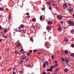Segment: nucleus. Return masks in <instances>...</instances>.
I'll return each instance as SVG.
<instances>
[{
	"label": "nucleus",
	"instance_id": "obj_1",
	"mask_svg": "<svg viewBox=\"0 0 74 74\" xmlns=\"http://www.w3.org/2000/svg\"><path fill=\"white\" fill-rule=\"evenodd\" d=\"M63 6V8H64V9L65 8H67V7H68L66 3H64Z\"/></svg>",
	"mask_w": 74,
	"mask_h": 74
},
{
	"label": "nucleus",
	"instance_id": "obj_2",
	"mask_svg": "<svg viewBox=\"0 0 74 74\" xmlns=\"http://www.w3.org/2000/svg\"><path fill=\"white\" fill-rule=\"evenodd\" d=\"M57 18L58 19H60L61 20L62 19V16L60 15H58L57 16Z\"/></svg>",
	"mask_w": 74,
	"mask_h": 74
},
{
	"label": "nucleus",
	"instance_id": "obj_3",
	"mask_svg": "<svg viewBox=\"0 0 74 74\" xmlns=\"http://www.w3.org/2000/svg\"><path fill=\"white\" fill-rule=\"evenodd\" d=\"M69 11H70V13L71 14V15L72 14H73V8H71L69 10Z\"/></svg>",
	"mask_w": 74,
	"mask_h": 74
},
{
	"label": "nucleus",
	"instance_id": "obj_4",
	"mask_svg": "<svg viewBox=\"0 0 74 74\" xmlns=\"http://www.w3.org/2000/svg\"><path fill=\"white\" fill-rule=\"evenodd\" d=\"M47 71H50V72H52V69L50 68V69H47Z\"/></svg>",
	"mask_w": 74,
	"mask_h": 74
},
{
	"label": "nucleus",
	"instance_id": "obj_5",
	"mask_svg": "<svg viewBox=\"0 0 74 74\" xmlns=\"http://www.w3.org/2000/svg\"><path fill=\"white\" fill-rule=\"evenodd\" d=\"M47 24L49 25H51L52 24V21H48L47 22Z\"/></svg>",
	"mask_w": 74,
	"mask_h": 74
},
{
	"label": "nucleus",
	"instance_id": "obj_6",
	"mask_svg": "<svg viewBox=\"0 0 74 74\" xmlns=\"http://www.w3.org/2000/svg\"><path fill=\"white\" fill-rule=\"evenodd\" d=\"M50 27H49V26H47V30H50V29H51V27H51V26H50Z\"/></svg>",
	"mask_w": 74,
	"mask_h": 74
},
{
	"label": "nucleus",
	"instance_id": "obj_7",
	"mask_svg": "<svg viewBox=\"0 0 74 74\" xmlns=\"http://www.w3.org/2000/svg\"><path fill=\"white\" fill-rule=\"evenodd\" d=\"M71 25V26H74V23H73V22H71V24H70Z\"/></svg>",
	"mask_w": 74,
	"mask_h": 74
},
{
	"label": "nucleus",
	"instance_id": "obj_8",
	"mask_svg": "<svg viewBox=\"0 0 74 74\" xmlns=\"http://www.w3.org/2000/svg\"><path fill=\"white\" fill-rule=\"evenodd\" d=\"M19 73L20 74H22L23 73V71H19Z\"/></svg>",
	"mask_w": 74,
	"mask_h": 74
},
{
	"label": "nucleus",
	"instance_id": "obj_9",
	"mask_svg": "<svg viewBox=\"0 0 74 74\" xmlns=\"http://www.w3.org/2000/svg\"><path fill=\"white\" fill-rule=\"evenodd\" d=\"M65 61L66 63H67V62H69V58H67L66 59Z\"/></svg>",
	"mask_w": 74,
	"mask_h": 74
},
{
	"label": "nucleus",
	"instance_id": "obj_10",
	"mask_svg": "<svg viewBox=\"0 0 74 74\" xmlns=\"http://www.w3.org/2000/svg\"><path fill=\"white\" fill-rule=\"evenodd\" d=\"M21 45V43H19L17 45V46H16V47H19V46H20Z\"/></svg>",
	"mask_w": 74,
	"mask_h": 74
},
{
	"label": "nucleus",
	"instance_id": "obj_11",
	"mask_svg": "<svg viewBox=\"0 0 74 74\" xmlns=\"http://www.w3.org/2000/svg\"><path fill=\"white\" fill-rule=\"evenodd\" d=\"M47 63V61L45 62V63L43 64V67H46V63Z\"/></svg>",
	"mask_w": 74,
	"mask_h": 74
},
{
	"label": "nucleus",
	"instance_id": "obj_12",
	"mask_svg": "<svg viewBox=\"0 0 74 74\" xmlns=\"http://www.w3.org/2000/svg\"><path fill=\"white\" fill-rule=\"evenodd\" d=\"M30 60L29 58H27L25 60V62H29V61Z\"/></svg>",
	"mask_w": 74,
	"mask_h": 74
},
{
	"label": "nucleus",
	"instance_id": "obj_13",
	"mask_svg": "<svg viewBox=\"0 0 74 74\" xmlns=\"http://www.w3.org/2000/svg\"><path fill=\"white\" fill-rule=\"evenodd\" d=\"M64 41L65 42H68V39H67V38H65L64 39Z\"/></svg>",
	"mask_w": 74,
	"mask_h": 74
},
{
	"label": "nucleus",
	"instance_id": "obj_14",
	"mask_svg": "<svg viewBox=\"0 0 74 74\" xmlns=\"http://www.w3.org/2000/svg\"><path fill=\"white\" fill-rule=\"evenodd\" d=\"M69 53V51H68L66 50L65 51V54H67V53Z\"/></svg>",
	"mask_w": 74,
	"mask_h": 74
},
{
	"label": "nucleus",
	"instance_id": "obj_15",
	"mask_svg": "<svg viewBox=\"0 0 74 74\" xmlns=\"http://www.w3.org/2000/svg\"><path fill=\"white\" fill-rule=\"evenodd\" d=\"M32 21H34L36 22V19L35 18H33L32 19Z\"/></svg>",
	"mask_w": 74,
	"mask_h": 74
},
{
	"label": "nucleus",
	"instance_id": "obj_16",
	"mask_svg": "<svg viewBox=\"0 0 74 74\" xmlns=\"http://www.w3.org/2000/svg\"><path fill=\"white\" fill-rule=\"evenodd\" d=\"M71 33L73 34H74V29H73L71 30Z\"/></svg>",
	"mask_w": 74,
	"mask_h": 74
},
{
	"label": "nucleus",
	"instance_id": "obj_17",
	"mask_svg": "<svg viewBox=\"0 0 74 74\" xmlns=\"http://www.w3.org/2000/svg\"><path fill=\"white\" fill-rule=\"evenodd\" d=\"M51 3L53 4H55V1H52V0L51 1Z\"/></svg>",
	"mask_w": 74,
	"mask_h": 74
},
{
	"label": "nucleus",
	"instance_id": "obj_18",
	"mask_svg": "<svg viewBox=\"0 0 74 74\" xmlns=\"http://www.w3.org/2000/svg\"><path fill=\"white\" fill-rule=\"evenodd\" d=\"M37 27L36 26H35L34 28V30L35 31H36V30H37Z\"/></svg>",
	"mask_w": 74,
	"mask_h": 74
},
{
	"label": "nucleus",
	"instance_id": "obj_19",
	"mask_svg": "<svg viewBox=\"0 0 74 74\" xmlns=\"http://www.w3.org/2000/svg\"><path fill=\"white\" fill-rule=\"evenodd\" d=\"M59 70V68H57L56 69V72H58Z\"/></svg>",
	"mask_w": 74,
	"mask_h": 74
},
{
	"label": "nucleus",
	"instance_id": "obj_20",
	"mask_svg": "<svg viewBox=\"0 0 74 74\" xmlns=\"http://www.w3.org/2000/svg\"><path fill=\"white\" fill-rule=\"evenodd\" d=\"M72 22V21H68L67 23H69V24L70 25V24Z\"/></svg>",
	"mask_w": 74,
	"mask_h": 74
},
{
	"label": "nucleus",
	"instance_id": "obj_21",
	"mask_svg": "<svg viewBox=\"0 0 74 74\" xmlns=\"http://www.w3.org/2000/svg\"><path fill=\"white\" fill-rule=\"evenodd\" d=\"M3 10H4V9L3 8H0V11H3Z\"/></svg>",
	"mask_w": 74,
	"mask_h": 74
},
{
	"label": "nucleus",
	"instance_id": "obj_22",
	"mask_svg": "<svg viewBox=\"0 0 74 74\" xmlns=\"http://www.w3.org/2000/svg\"><path fill=\"white\" fill-rule=\"evenodd\" d=\"M33 38H30V41H31L32 42H33Z\"/></svg>",
	"mask_w": 74,
	"mask_h": 74
},
{
	"label": "nucleus",
	"instance_id": "obj_23",
	"mask_svg": "<svg viewBox=\"0 0 74 74\" xmlns=\"http://www.w3.org/2000/svg\"><path fill=\"white\" fill-rule=\"evenodd\" d=\"M47 66H49V62H48V61H47Z\"/></svg>",
	"mask_w": 74,
	"mask_h": 74
},
{
	"label": "nucleus",
	"instance_id": "obj_24",
	"mask_svg": "<svg viewBox=\"0 0 74 74\" xmlns=\"http://www.w3.org/2000/svg\"><path fill=\"white\" fill-rule=\"evenodd\" d=\"M47 5H50L51 4V2L50 1L47 2Z\"/></svg>",
	"mask_w": 74,
	"mask_h": 74
},
{
	"label": "nucleus",
	"instance_id": "obj_25",
	"mask_svg": "<svg viewBox=\"0 0 74 74\" xmlns=\"http://www.w3.org/2000/svg\"><path fill=\"white\" fill-rule=\"evenodd\" d=\"M22 58H23V59H25L26 57L25 56H23Z\"/></svg>",
	"mask_w": 74,
	"mask_h": 74
},
{
	"label": "nucleus",
	"instance_id": "obj_26",
	"mask_svg": "<svg viewBox=\"0 0 74 74\" xmlns=\"http://www.w3.org/2000/svg\"><path fill=\"white\" fill-rule=\"evenodd\" d=\"M71 56H72L73 57H74V53H72L71 55Z\"/></svg>",
	"mask_w": 74,
	"mask_h": 74
},
{
	"label": "nucleus",
	"instance_id": "obj_27",
	"mask_svg": "<svg viewBox=\"0 0 74 74\" xmlns=\"http://www.w3.org/2000/svg\"><path fill=\"white\" fill-rule=\"evenodd\" d=\"M42 16H41L40 17V20L41 21V20H42Z\"/></svg>",
	"mask_w": 74,
	"mask_h": 74
},
{
	"label": "nucleus",
	"instance_id": "obj_28",
	"mask_svg": "<svg viewBox=\"0 0 74 74\" xmlns=\"http://www.w3.org/2000/svg\"><path fill=\"white\" fill-rule=\"evenodd\" d=\"M58 29H61V25H58Z\"/></svg>",
	"mask_w": 74,
	"mask_h": 74
},
{
	"label": "nucleus",
	"instance_id": "obj_29",
	"mask_svg": "<svg viewBox=\"0 0 74 74\" xmlns=\"http://www.w3.org/2000/svg\"><path fill=\"white\" fill-rule=\"evenodd\" d=\"M15 53L16 54H18L19 53V51H15Z\"/></svg>",
	"mask_w": 74,
	"mask_h": 74
},
{
	"label": "nucleus",
	"instance_id": "obj_30",
	"mask_svg": "<svg viewBox=\"0 0 74 74\" xmlns=\"http://www.w3.org/2000/svg\"><path fill=\"white\" fill-rule=\"evenodd\" d=\"M20 27H21V28H23V27H24V26L23 25L21 24L20 26Z\"/></svg>",
	"mask_w": 74,
	"mask_h": 74
},
{
	"label": "nucleus",
	"instance_id": "obj_31",
	"mask_svg": "<svg viewBox=\"0 0 74 74\" xmlns=\"http://www.w3.org/2000/svg\"><path fill=\"white\" fill-rule=\"evenodd\" d=\"M68 70L66 68L65 69L64 71H66V72H67V71H68Z\"/></svg>",
	"mask_w": 74,
	"mask_h": 74
},
{
	"label": "nucleus",
	"instance_id": "obj_32",
	"mask_svg": "<svg viewBox=\"0 0 74 74\" xmlns=\"http://www.w3.org/2000/svg\"><path fill=\"white\" fill-rule=\"evenodd\" d=\"M58 65V64H56L55 65H54V67H55L57 66Z\"/></svg>",
	"mask_w": 74,
	"mask_h": 74
},
{
	"label": "nucleus",
	"instance_id": "obj_33",
	"mask_svg": "<svg viewBox=\"0 0 74 74\" xmlns=\"http://www.w3.org/2000/svg\"><path fill=\"white\" fill-rule=\"evenodd\" d=\"M7 29H4V33H6V32H7Z\"/></svg>",
	"mask_w": 74,
	"mask_h": 74
},
{
	"label": "nucleus",
	"instance_id": "obj_34",
	"mask_svg": "<svg viewBox=\"0 0 74 74\" xmlns=\"http://www.w3.org/2000/svg\"><path fill=\"white\" fill-rule=\"evenodd\" d=\"M23 61V59H22L21 61H20V64H21V63H22V62Z\"/></svg>",
	"mask_w": 74,
	"mask_h": 74
},
{
	"label": "nucleus",
	"instance_id": "obj_35",
	"mask_svg": "<svg viewBox=\"0 0 74 74\" xmlns=\"http://www.w3.org/2000/svg\"><path fill=\"white\" fill-rule=\"evenodd\" d=\"M51 58L52 59H54V56L53 55H52L51 56Z\"/></svg>",
	"mask_w": 74,
	"mask_h": 74
},
{
	"label": "nucleus",
	"instance_id": "obj_36",
	"mask_svg": "<svg viewBox=\"0 0 74 74\" xmlns=\"http://www.w3.org/2000/svg\"><path fill=\"white\" fill-rule=\"evenodd\" d=\"M11 19V17L10 16H9V21H10Z\"/></svg>",
	"mask_w": 74,
	"mask_h": 74
},
{
	"label": "nucleus",
	"instance_id": "obj_37",
	"mask_svg": "<svg viewBox=\"0 0 74 74\" xmlns=\"http://www.w3.org/2000/svg\"><path fill=\"white\" fill-rule=\"evenodd\" d=\"M49 9L50 10H52V8L51 7V5L50 6V7H49Z\"/></svg>",
	"mask_w": 74,
	"mask_h": 74
},
{
	"label": "nucleus",
	"instance_id": "obj_38",
	"mask_svg": "<svg viewBox=\"0 0 74 74\" xmlns=\"http://www.w3.org/2000/svg\"><path fill=\"white\" fill-rule=\"evenodd\" d=\"M54 62L55 63V64H57V63H58V61H54Z\"/></svg>",
	"mask_w": 74,
	"mask_h": 74
},
{
	"label": "nucleus",
	"instance_id": "obj_39",
	"mask_svg": "<svg viewBox=\"0 0 74 74\" xmlns=\"http://www.w3.org/2000/svg\"><path fill=\"white\" fill-rule=\"evenodd\" d=\"M61 59L62 60L63 62H64V59L63 58H62Z\"/></svg>",
	"mask_w": 74,
	"mask_h": 74
},
{
	"label": "nucleus",
	"instance_id": "obj_40",
	"mask_svg": "<svg viewBox=\"0 0 74 74\" xmlns=\"http://www.w3.org/2000/svg\"><path fill=\"white\" fill-rule=\"evenodd\" d=\"M71 47H72L73 48H74V45L73 44H72L71 45Z\"/></svg>",
	"mask_w": 74,
	"mask_h": 74
},
{
	"label": "nucleus",
	"instance_id": "obj_41",
	"mask_svg": "<svg viewBox=\"0 0 74 74\" xmlns=\"http://www.w3.org/2000/svg\"><path fill=\"white\" fill-rule=\"evenodd\" d=\"M37 51V49H36L34 50V52H36V51Z\"/></svg>",
	"mask_w": 74,
	"mask_h": 74
},
{
	"label": "nucleus",
	"instance_id": "obj_42",
	"mask_svg": "<svg viewBox=\"0 0 74 74\" xmlns=\"http://www.w3.org/2000/svg\"><path fill=\"white\" fill-rule=\"evenodd\" d=\"M45 8H44L42 9V11H44V10H45Z\"/></svg>",
	"mask_w": 74,
	"mask_h": 74
},
{
	"label": "nucleus",
	"instance_id": "obj_43",
	"mask_svg": "<svg viewBox=\"0 0 74 74\" xmlns=\"http://www.w3.org/2000/svg\"><path fill=\"white\" fill-rule=\"evenodd\" d=\"M27 56H29V55H30V54L29 53H27Z\"/></svg>",
	"mask_w": 74,
	"mask_h": 74
},
{
	"label": "nucleus",
	"instance_id": "obj_44",
	"mask_svg": "<svg viewBox=\"0 0 74 74\" xmlns=\"http://www.w3.org/2000/svg\"><path fill=\"white\" fill-rule=\"evenodd\" d=\"M27 15H29V13H27L25 14Z\"/></svg>",
	"mask_w": 74,
	"mask_h": 74
},
{
	"label": "nucleus",
	"instance_id": "obj_45",
	"mask_svg": "<svg viewBox=\"0 0 74 74\" xmlns=\"http://www.w3.org/2000/svg\"><path fill=\"white\" fill-rule=\"evenodd\" d=\"M3 38H7V37H6V36H3Z\"/></svg>",
	"mask_w": 74,
	"mask_h": 74
},
{
	"label": "nucleus",
	"instance_id": "obj_46",
	"mask_svg": "<svg viewBox=\"0 0 74 74\" xmlns=\"http://www.w3.org/2000/svg\"><path fill=\"white\" fill-rule=\"evenodd\" d=\"M21 28H22V27H20V26L18 28L19 30H20V29H21Z\"/></svg>",
	"mask_w": 74,
	"mask_h": 74
},
{
	"label": "nucleus",
	"instance_id": "obj_47",
	"mask_svg": "<svg viewBox=\"0 0 74 74\" xmlns=\"http://www.w3.org/2000/svg\"><path fill=\"white\" fill-rule=\"evenodd\" d=\"M30 66H31V65L30 64H29L28 65H27V67H30Z\"/></svg>",
	"mask_w": 74,
	"mask_h": 74
},
{
	"label": "nucleus",
	"instance_id": "obj_48",
	"mask_svg": "<svg viewBox=\"0 0 74 74\" xmlns=\"http://www.w3.org/2000/svg\"><path fill=\"white\" fill-rule=\"evenodd\" d=\"M42 74H46L45 72H43Z\"/></svg>",
	"mask_w": 74,
	"mask_h": 74
},
{
	"label": "nucleus",
	"instance_id": "obj_49",
	"mask_svg": "<svg viewBox=\"0 0 74 74\" xmlns=\"http://www.w3.org/2000/svg\"><path fill=\"white\" fill-rule=\"evenodd\" d=\"M29 52L30 53H32V50H31Z\"/></svg>",
	"mask_w": 74,
	"mask_h": 74
},
{
	"label": "nucleus",
	"instance_id": "obj_50",
	"mask_svg": "<svg viewBox=\"0 0 74 74\" xmlns=\"http://www.w3.org/2000/svg\"><path fill=\"white\" fill-rule=\"evenodd\" d=\"M59 29L60 32H61L62 31V29H61V28Z\"/></svg>",
	"mask_w": 74,
	"mask_h": 74
},
{
	"label": "nucleus",
	"instance_id": "obj_51",
	"mask_svg": "<svg viewBox=\"0 0 74 74\" xmlns=\"http://www.w3.org/2000/svg\"><path fill=\"white\" fill-rule=\"evenodd\" d=\"M21 52H22V51H23V49H22L20 50Z\"/></svg>",
	"mask_w": 74,
	"mask_h": 74
},
{
	"label": "nucleus",
	"instance_id": "obj_52",
	"mask_svg": "<svg viewBox=\"0 0 74 74\" xmlns=\"http://www.w3.org/2000/svg\"><path fill=\"white\" fill-rule=\"evenodd\" d=\"M45 46H47V42H45Z\"/></svg>",
	"mask_w": 74,
	"mask_h": 74
},
{
	"label": "nucleus",
	"instance_id": "obj_53",
	"mask_svg": "<svg viewBox=\"0 0 74 74\" xmlns=\"http://www.w3.org/2000/svg\"><path fill=\"white\" fill-rule=\"evenodd\" d=\"M60 23H61V24H63V22L62 21H61Z\"/></svg>",
	"mask_w": 74,
	"mask_h": 74
},
{
	"label": "nucleus",
	"instance_id": "obj_54",
	"mask_svg": "<svg viewBox=\"0 0 74 74\" xmlns=\"http://www.w3.org/2000/svg\"><path fill=\"white\" fill-rule=\"evenodd\" d=\"M13 74H16V73H15V72H13Z\"/></svg>",
	"mask_w": 74,
	"mask_h": 74
},
{
	"label": "nucleus",
	"instance_id": "obj_55",
	"mask_svg": "<svg viewBox=\"0 0 74 74\" xmlns=\"http://www.w3.org/2000/svg\"><path fill=\"white\" fill-rule=\"evenodd\" d=\"M38 55H40V52H39L38 53Z\"/></svg>",
	"mask_w": 74,
	"mask_h": 74
},
{
	"label": "nucleus",
	"instance_id": "obj_56",
	"mask_svg": "<svg viewBox=\"0 0 74 74\" xmlns=\"http://www.w3.org/2000/svg\"><path fill=\"white\" fill-rule=\"evenodd\" d=\"M27 35H30V33H27Z\"/></svg>",
	"mask_w": 74,
	"mask_h": 74
},
{
	"label": "nucleus",
	"instance_id": "obj_57",
	"mask_svg": "<svg viewBox=\"0 0 74 74\" xmlns=\"http://www.w3.org/2000/svg\"><path fill=\"white\" fill-rule=\"evenodd\" d=\"M8 50H9V49H8V48L6 49L7 51H8Z\"/></svg>",
	"mask_w": 74,
	"mask_h": 74
},
{
	"label": "nucleus",
	"instance_id": "obj_58",
	"mask_svg": "<svg viewBox=\"0 0 74 74\" xmlns=\"http://www.w3.org/2000/svg\"><path fill=\"white\" fill-rule=\"evenodd\" d=\"M2 27H1V26H0V29H1Z\"/></svg>",
	"mask_w": 74,
	"mask_h": 74
},
{
	"label": "nucleus",
	"instance_id": "obj_59",
	"mask_svg": "<svg viewBox=\"0 0 74 74\" xmlns=\"http://www.w3.org/2000/svg\"><path fill=\"white\" fill-rule=\"evenodd\" d=\"M69 6H71V4H69Z\"/></svg>",
	"mask_w": 74,
	"mask_h": 74
},
{
	"label": "nucleus",
	"instance_id": "obj_60",
	"mask_svg": "<svg viewBox=\"0 0 74 74\" xmlns=\"http://www.w3.org/2000/svg\"><path fill=\"white\" fill-rule=\"evenodd\" d=\"M23 32H25V30L24 29H23L22 30Z\"/></svg>",
	"mask_w": 74,
	"mask_h": 74
},
{
	"label": "nucleus",
	"instance_id": "obj_61",
	"mask_svg": "<svg viewBox=\"0 0 74 74\" xmlns=\"http://www.w3.org/2000/svg\"><path fill=\"white\" fill-rule=\"evenodd\" d=\"M51 67H52V68H53V66H51Z\"/></svg>",
	"mask_w": 74,
	"mask_h": 74
},
{
	"label": "nucleus",
	"instance_id": "obj_62",
	"mask_svg": "<svg viewBox=\"0 0 74 74\" xmlns=\"http://www.w3.org/2000/svg\"><path fill=\"white\" fill-rule=\"evenodd\" d=\"M30 16H29L27 17V18H30Z\"/></svg>",
	"mask_w": 74,
	"mask_h": 74
},
{
	"label": "nucleus",
	"instance_id": "obj_63",
	"mask_svg": "<svg viewBox=\"0 0 74 74\" xmlns=\"http://www.w3.org/2000/svg\"><path fill=\"white\" fill-rule=\"evenodd\" d=\"M10 70H12V68H10L9 69Z\"/></svg>",
	"mask_w": 74,
	"mask_h": 74
},
{
	"label": "nucleus",
	"instance_id": "obj_64",
	"mask_svg": "<svg viewBox=\"0 0 74 74\" xmlns=\"http://www.w3.org/2000/svg\"><path fill=\"white\" fill-rule=\"evenodd\" d=\"M47 74H50V73L48 72L47 73Z\"/></svg>",
	"mask_w": 74,
	"mask_h": 74
}]
</instances>
